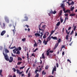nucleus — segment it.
I'll return each instance as SVG.
<instances>
[{
	"mask_svg": "<svg viewBox=\"0 0 77 77\" xmlns=\"http://www.w3.org/2000/svg\"><path fill=\"white\" fill-rule=\"evenodd\" d=\"M3 71L2 70H0V75H1V76H2V72Z\"/></svg>",
	"mask_w": 77,
	"mask_h": 77,
	"instance_id": "nucleus-29",
	"label": "nucleus"
},
{
	"mask_svg": "<svg viewBox=\"0 0 77 77\" xmlns=\"http://www.w3.org/2000/svg\"><path fill=\"white\" fill-rule=\"evenodd\" d=\"M64 15L65 17H68V14L66 13L64 14Z\"/></svg>",
	"mask_w": 77,
	"mask_h": 77,
	"instance_id": "nucleus-36",
	"label": "nucleus"
},
{
	"mask_svg": "<svg viewBox=\"0 0 77 77\" xmlns=\"http://www.w3.org/2000/svg\"><path fill=\"white\" fill-rule=\"evenodd\" d=\"M6 33V31L5 30H4L1 33V36H3Z\"/></svg>",
	"mask_w": 77,
	"mask_h": 77,
	"instance_id": "nucleus-6",
	"label": "nucleus"
},
{
	"mask_svg": "<svg viewBox=\"0 0 77 77\" xmlns=\"http://www.w3.org/2000/svg\"><path fill=\"white\" fill-rule=\"evenodd\" d=\"M12 56H13V57H16V56L14 55L12 53H11Z\"/></svg>",
	"mask_w": 77,
	"mask_h": 77,
	"instance_id": "nucleus-57",
	"label": "nucleus"
},
{
	"mask_svg": "<svg viewBox=\"0 0 77 77\" xmlns=\"http://www.w3.org/2000/svg\"><path fill=\"white\" fill-rule=\"evenodd\" d=\"M54 32H55V30L53 31H51V35H53V33H54Z\"/></svg>",
	"mask_w": 77,
	"mask_h": 77,
	"instance_id": "nucleus-41",
	"label": "nucleus"
},
{
	"mask_svg": "<svg viewBox=\"0 0 77 77\" xmlns=\"http://www.w3.org/2000/svg\"><path fill=\"white\" fill-rule=\"evenodd\" d=\"M38 32L37 31V33H36L35 34V36L37 37V36H38V37H39V36H40V34H38Z\"/></svg>",
	"mask_w": 77,
	"mask_h": 77,
	"instance_id": "nucleus-8",
	"label": "nucleus"
},
{
	"mask_svg": "<svg viewBox=\"0 0 77 77\" xmlns=\"http://www.w3.org/2000/svg\"><path fill=\"white\" fill-rule=\"evenodd\" d=\"M61 41V39L59 38V39L58 40V43H60V42Z\"/></svg>",
	"mask_w": 77,
	"mask_h": 77,
	"instance_id": "nucleus-28",
	"label": "nucleus"
},
{
	"mask_svg": "<svg viewBox=\"0 0 77 77\" xmlns=\"http://www.w3.org/2000/svg\"><path fill=\"white\" fill-rule=\"evenodd\" d=\"M50 14H53V11L51 10V11H50Z\"/></svg>",
	"mask_w": 77,
	"mask_h": 77,
	"instance_id": "nucleus-56",
	"label": "nucleus"
},
{
	"mask_svg": "<svg viewBox=\"0 0 77 77\" xmlns=\"http://www.w3.org/2000/svg\"><path fill=\"white\" fill-rule=\"evenodd\" d=\"M13 51L14 52V53H16V51H15V49L13 50Z\"/></svg>",
	"mask_w": 77,
	"mask_h": 77,
	"instance_id": "nucleus-51",
	"label": "nucleus"
},
{
	"mask_svg": "<svg viewBox=\"0 0 77 77\" xmlns=\"http://www.w3.org/2000/svg\"><path fill=\"white\" fill-rule=\"evenodd\" d=\"M51 56H52V54H50L49 55L48 57H49V58H51Z\"/></svg>",
	"mask_w": 77,
	"mask_h": 77,
	"instance_id": "nucleus-32",
	"label": "nucleus"
},
{
	"mask_svg": "<svg viewBox=\"0 0 77 77\" xmlns=\"http://www.w3.org/2000/svg\"><path fill=\"white\" fill-rule=\"evenodd\" d=\"M60 22L59 21L57 24L56 26H59L60 25Z\"/></svg>",
	"mask_w": 77,
	"mask_h": 77,
	"instance_id": "nucleus-20",
	"label": "nucleus"
},
{
	"mask_svg": "<svg viewBox=\"0 0 77 77\" xmlns=\"http://www.w3.org/2000/svg\"><path fill=\"white\" fill-rule=\"evenodd\" d=\"M63 11H64V13H65V8H63Z\"/></svg>",
	"mask_w": 77,
	"mask_h": 77,
	"instance_id": "nucleus-52",
	"label": "nucleus"
},
{
	"mask_svg": "<svg viewBox=\"0 0 77 77\" xmlns=\"http://www.w3.org/2000/svg\"><path fill=\"white\" fill-rule=\"evenodd\" d=\"M25 67V66H23V67H20V69H23V68H24Z\"/></svg>",
	"mask_w": 77,
	"mask_h": 77,
	"instance_id": "nucleus-35",
	"label": "nucleus"
},
{
	"mask_svg": "<svg viewBox=\"0 0 77 77\" xmlns=\"http://www.w3.org/2000/svg\"><path fill=\"white\" fill-rule=\"evenodd\" d=\"M44 72V70L43 71V72H42V74L43 75H45V74H46V72Z\"/></svg>",
	"mask_w": 77,
	"mask_h": 77,
	"instance_id": "nucleus-27",
	"label": "nucleus"
},
{
	"mask_svg": "<svg viewBox=\"0 0 77 77\" xmlns=\"http://www.w3.org/2000/svg\"><path fill=\"white\" fill-rule=\"evenodd\" d=\"M45 34L46 35H47V36H48V35H49V32H47L45 33Z\"/></svg>",
	"mask_w": 77,
	"mask_h": 77,
	"instance_id": "nucleus-22",
	"label": "nucleus"
},
{
	"mask_svg": "<svg viewBox=\"0 0 77 77\" xmlns=\"http://www.w3.org/2000/svg\"><path fill=\"white\" fill-rule=\"evenodd\" d=\"M22 41H23V42H25V41H26V38H24L23 39H22Z\"/></svg>",
	"mask_w": 77,
	"mask_h": 77,
	"instance_id": "nucleus-46",
	"label": "nucleus"
},
{
	"mask_svg": "<svg viewBox=\"0 0 77 77\" xmlns=\"http://www.w3.org/2000/svg\"><path fill=\"white\" fill-rule=\"evenodd\" d=\"M75 14L74 13H72L69 15V16L70 17H73V16H75Z\"/></svg>",
	"mask_w": 77,
	"mask_h": 77,
	"instance_id": "nucleus-13",
	"label": "nucleus"
},
{
	"mask_svg": "<svg viewBox=\"0 0 77 77\" xmlns=\"http://www.w3.org/2000/svg\"><path fill=\"white\" fill-rule=\"evenodd\" d=\"M27 58L28 60H29V54L28 53V52H27Z\"/></svg>",
	"mask_w": 77,
	"mask_h": 77,
	"instance_id": "nucleus-44",
	"label": "nucleus"
},
{
	"mask_svg": "<svg viewBox=\"0 0 77 77\" xmlns=\"http://www.w3.org/2000/svg\"><path fill=\"white\" fill-rule=\"evenodd\" d=\"M54 51H49V52L50 53H53Z\"/></svg>",
	"mask_w": 77,
	"mask_h": 77,
	"instance_id": "nucleus-60",
	"label": "nucleus"
},
{
	"mask_svg": "<svg viewBox=\"0 0 77 77\" xmlns=\"http://www.w3.org/2000/svg\"><path fill=\"white\" fill-rule=\"evenodd\" d=\"M41 23H40V24L38 26V29H40L41 28Z\"/></svg>",
	"mask_w": 77,
	"mask_h": 77,
	"instance_id": "nucleus-53",
	"label": "nucleus"
},
{
	"mask_svg": "<svg viewBox=\"0 0 77 77\" xmlns=\"http://www.w3.org/2000/svg\"><path fill=\"white\" fill-rule=\"evenodd\" d=\"M5 53L6 54L7 53H9V51L7 49H5Z\"/></svg>",
	"mask_w": 77,
	"mask_h": 77,
	"instance_id": "nucleus-9",
	"label": "nucleus"
},
{
	"mask_svg": "<svg viewBox=\"0 0 77 77\" xmlns=\"http://www.w3.org/2000/svg\"><path fill=\"white\" fill-rule=\"evenodd\" d=\"M47 38V35L45 34H44L43 36V39H45Z\"/></svg>",
	"mask_w": 77,
	"mask_h": 77,
	"instance_id": "nucleus-21",
	"label": "nucleus"
},
{
	"mask_svg": "<svg viewBox=\"0 0 77 77\" xmlns=\"http://www.w3.org/2000/svg\"><path fill=\"white\" fill-rule=\"evenodd\" d=\"M38 72V69H36L35 71V74H37V72Z\"/></svg>",
	"mask_w": 77,
	"mask_h": 77,
	"instance_id": "nucleus-39",
	"label": "nucleus"
},
{
	"mask_svg": "<svg viewBox=\"0 0 77 77\" xmlns=\"http://www.w3.org/2000/svg\"><path fill=\"white\" fill-rule=\"evenodd\" d=\"M62 10H60V13H59V15L60 16L61 15H62Z\"/></svg>",
	"mask_w": 77,
	"mask_h": 77,
	"instance_id": "nucleus-24",
	"label": "nucleus"
},
{
	"mask_svg": "<svg viewBox=\"0 0 77 77\" xmlns=\"http://www.w3.org/2000/svg\"><path fill=\"white\" fill-rule=\"evenodd\" d=\"M47 55L48 56L50 54V52H47Z\"/></svg>",
	"mask_w": 77,
	"mask_h": 77,
	"instance_id": "nucleus-43",
	"label": "nucleus"
},
{
	"mask_svg": "<svg viewBox=\"0 0 77 77\" xmlns=\"http://www.w3.org/2000/svg\"><path fill=\"white\" fill-rule=\"evenodd\" d=\"M16 71H17V74H19V73H20V71L18 69H17L16 70Z\"/></svg>",
	"mask_w": 77,
	"mask_h": 77,
	"instance_id": "nucleus-25",
	"label": "nucleus"
},
{
	"mask_svg": "<svg viewBox=\"0 0 77 77\" xmlns=\"http://www.w3.org/2000/svg\"><path fill=\"white\" fill-rule=\"evenodd\" d=\"M39 33H40V34H41V35H40V36L41 38H42V37L43 35H44V34H43V33L42 32H41L40 31H39Z\"/></svg>",
	"mask_w": 77,
	"mask_h": 77,
	"instance_id": "nucleus-15",
	"label": "nucleus"
},
{
	"mask_svg": "<svg viewBox=\"0 0 77 77\" xmlns=\"http://www.w3.org/2000/svg\"><path fill=\"white\" fill-rule=\"evenodd\" d=\"M53 14H56V11H54V12H53Z\"/></svg>",
	"mask_w": 77,
	"mask_h": 77,
	"instance_id": "nucleus-55",
	"label": "nucleus"
},
{
	"mask_svg": "<svg viewBox=\"0 0 77 77\" xmlns=\"http://www.w3.org/2000/svg\"><path fill=\"white\" fill-rule=\"evenodd\" d=\"M18 48L19 50H21V47H19Z\"/></svg>",
	"mask_w": 77,
	"mask_h": 77,
	"instance_id": "nucleus-63",
	"label": "nucleus"
},
{
	"mask_svg": "<svg viewBox=\"0 0 77 77\" xmlns=\"http://www.w3.org/2000/svg\"><path fill=\"white\" fill-rule=\"evenodd\" d=\"M56 67H57V68H58V67H59V63H56Z\"/></svg>",
	"mask_w": 77,
	"mask_h": 77,
	"instance_id": "nucleus-49",
	"label": "nucleus"
},
{
	"mask_svg": "<svg viewBox=\"0 0 77 77\" xmlns=\"http://www.w3.org/2000/svg\"><path fill=\"white\" fill-rule=\"evenodd\" d=\"M37 47V45H36V43L35 42V44L34 45V47Z\"/></svg>",
	"mask_w": 77,
	"mask_h": 77,
	"instance_id": "nucleus-50",
	"label": "nucleus"
},
{
	"mask_svg": "<svg viewBox=\"0 0 77 77\" xmlns=\"http://www.w3.org/2000/svg\"><path fill=\"white\" fill-rule=\"evenodd\" d=\"M14 29L13 30V32L14 34H15V31H14V30H15V26H14Z\"/></svg>",
	"mask_w": 77,
	"mask_h": 77,
	"instance_id": "nucleus-30",
	"label": "nucleus"
},
{
	"mask_svg": "<svg viewBox=\"0 0 77 77\" xmlns=\"http://www.w3.org/2000/svg\"><path fill=\"white\" fill-rule=\"evenodd\" d=\"M75 29H76V26H74V30H75Z\"/></svg>",
	"mask_w": 77,
	"mask_h": 77,
	"instance_id": "nucleus-59",
	"label": "nucleus"
},
{
	"mask_svg": "<svg viewBox=\"0 0 77 77\" xmlns=\"http://www.w3.org/2000/svg\"><path fill=\"white\" fill-rule=\"evenodd\" d=\"M40 59H45V57L44 54H42V57H40Z\"/></svg>",
	"mask_w": 77,
	"mask_h": 77,
	"instance_id": "nucleus-16",
	"label": "nucleus"
},
{
	"mask_svg": "<svg viewBox=\"0 0 77 77\" xmlns=\"http://www.w3.org/2000/svg\"><path fill=\"white\" fill-rule=\"evenodd\" d=\"M5 26H6V23H3L1 25V27L2 29H5Z\"/></svg>",
	"mask_w": 77,
	"mask_h": 77,
	"instance_id": "nucleus-3",
	"label": "nucleus"
},
{
	"mask_svg": "<svg viewBox=\"0 0 77 77\" xmlns=\"http://www.w3.org/2000/svg\"><path fill=\"white\" fill-rule=\"evenodd\" d=\"M28 77H30V76H31V74H30V71H29V72L28 73Z\"/></svg>",
	"mask_w": 77,
	"mask_h": 77,
	"instance_id": "nucleus-14",
	"label": "nucleus"
},
{
	"mask_svg": "<svg viewBox=\"0 0 77 77\" xmlns=\"http://www.w3.org/2000/svg\"><path fill=\"white\" fill-rule=\"evenodd\" d=\"M17 59L18 60H20V61H21V60H22V58L20 57H18Z\"/></svg>",
	"mask_w": 77,
	"mask_h": 77,
	"instance_id": "nucleus-17",
	"label": "nucleus"
},
{
	"mask_svg": "<svg viewBox=\"0 0 77 77\" xmlns=\"http://www.w3.org/2000/svg\"><path fill=\"white\" fill-rule=\"evenodd\" d=\"M45 27H46V25H44L42 26V28L44 29H45Z\"/></svg>",
	"mask_w": 77,
	"mask_h": 77,
	"instance_id": "nucleus-26",
	"label": "nucleus"
},
{
	"mask_svg": "<svg viewBox=\"0 0 77 77\" xmlns=\"http://www.w3.org/2000/svg\"><path fill=\"white\" fill-rule=\"evenodd\" d=\"M23 72H24L23 71L20 72H19V74L20 75H21V74H22V73H23Z\"/></svg>",
	"mask_w": 77,
	"mask_h": 77,
	"instance_id": "nucleus-54",
	"label": "nucleus"
},
{
	"mask_svg": "<svg viewBox=\"0 0 77 77\" xmlns=\"http://www.w3.org/2000/svg\"><path fill=\"white\" fill-rule=\"evenodd\" d=\"M5 19L6 23H9V20L8 19V17L5 16Z\"/></svg>",
	"mask_w": 77,
	"mask_h": 77,
	"instance_id": "nucleus-2",
	"label": "nucleus"
},
{
	"mask_svg": "<svg viewBox=\"0 0 77 77\" xmlns=\"http://www.w3.org/2000/svg\"><path fill=\"white\" fill-rule=\"evenodd\" d=\"M16 54H18V55H20V51H17V52H16Z\"/></svg>",
	"mask_w": 77,
	"mask_h": 77,
	"instance_id": "nucleus-23",
	"label": "nucleus"
},
{
	"mask_svg": "<svg viewBox=\"0 0 77 77\" xmlns=\"http://www.w3.org/2000/svg\"><path fill=\"white\" fill-rule=\"evenodd\" d=\"M31 56H33L34 57H35V55H34V54L33 53L31 55Z\"/></svg>",
	"mask_w": 77,
	"mask_h": 77,
	"instance_id": "nucleus-61",
	"label": "nucleus"
},
{
	"mask_svg": "<svg viewBox=\"0 0 77 77\" xmlns=\"http://www.w3.org/2000/svg\"><path fill=\"white\" fill-rule=\"evenodd\" d=\"M43 43H45V45H47V42L45 40H44L43 42Z\"/></svg>",
	"mask_w": 77,
	"mask_h": 77,
	"instance_id": "nucleus-18",
	"label": "nucleus"
},
{
	"mask_svg": "<svg viewBox=\"0 0 77 77\" xmlns=\"http://www.w3.org/2000/svg\"><path fill=\"white\" fill-rule=\"evenodd\" d=\"M38 50V48H37L33 51V52H35L36 51V50Z\"/></svg>",
	"mask_w": 77,
	"mask_h": 77,
	"instance_id": "nucleus-48",
	"label": "nucleus"
},
{
	"mask_svg": "<svg viewBox=\"0 0 77 77\" xmlns=\"http://www.w3.org/2000/svg\"><path fill=\"white\" fill-rule=\"evenodd\" d=\"M35 77H39V73H37L35 76Z\"/></svg>",
	"mask_w": 77,
	"mask_h": 77,
	"instance_id": "nucleus-34",
	"label": "nucleus"
},
{
	"mask_svg": "<svg viewBox=\"0 0 77 77\" xmlns=\"http://www.w3.org/2000/svg\"><path fill=\"white\" fill-rule=\"evenodd\" d=\"M64 13H69V14H71L70 10L69 9L66 10L65 11H64Z\"/></svg>",
	"mask_w": 77,
	"mask_h": 77,
	"instance_id": "nucleus-7",
	"label": "nucleus"
},
{
	"mask_svg": "<svg viewBox=\"0 0 77 77\" xmlns=\"http://www.w3.org/2000/svg\"><path fill=\"white\" fill-rule=\"evenodd\" d=\"M56 71V66H54V68H53V69L52 70V74H54V71Z\"/></svg>",
	"mask_w": 77,
	"mask_h": 77,
	"instance_id": "nucleus-4",
	"label": "nucleus"
},
{
	"mask_svg": "<svg viewBox=\"0 0 77 77\" xmlns=\"http://www.w3.org/2000/svg\"><path fill=\"white\" fill-rule=\"evenodd\" d=\"M60 20L61 23H63V18L62 17H60Z\"/></svg>",
	"mask_w": 77,
	"mask_h": 77,
	"instance_id": "nucleus-19",
	"label": "nucleus"
},
{
	"mask_svg": "<svg viewBox=\"0 0 77 77\" xmlns=\"http://www.w3.org/2000/svg\"><path fill=\"white\" fill-rule=\"evenodd\" d=\"M51 38H52L53 39H54V40H57V38L56 37H53V36H51Z\"/></svg>",
	"mask_w": 77,
	"mask_h": 77,
	"instance_id": "nucleus-12",
	"label": "nucleus"
},
{
	"mask_svg": "<svg viewBox=\"0 0 77 77\" xmlns=\"http://www.w3.org/2000/svg\"><path fill=\"white\" fill-rule=\"evenodd\" d=\"M38 42H40L41 44V40L40 39H39L38 40Z\"/></svg>",
	"mask_w": 77,
	"mask_h": 77,
	"instance_id": "nucleus-64",
	"label": "nucleus"
},
{
	"mask_svg": "<svg viewBox=\"0 0 77 77\" xmlns=\"http://www.w3.org/2000/svg\"><path fill=\"white\" fill-rule=\"evenodd\" d=\"M61 8H65V4H62L60 6Z\"/></svg>",
	"mask_w": 77,
	"mask_h": 77,
	"instance_id": "nucleus-11",
	"label": "nucleus"
},
{
	"mask_svg": "<svg viewBox=\"0 0 77 77\" xmlns=\"http://www.w3.org/2000/svg\"><path fill=\"white\" fill-rule=\"evenodd\" d=\"M73 32H74V30H72V31L70 33V35H72V34L73 33Z\"/></svg>",
	"mask_w": 77,
	"mask_h": 77,
	"instance_id": "nucleus-62",
	"label": "nucleus"
},
{
	"mask_svg": "<svg viewBox=\"0 0 77 77\" xmlns=\"http://www.w3.org/2000/svg\"><path fill=\"white\" fill-rule=\"evenodd\" d=\"M58 45H59V43H57L55 46L54 48V50L56 49V48H57V47H58Z\"/></svg>",
	"mask_w": 77,
	"mask_h": 77,
	"instance_id": "nucleus-10",
	"label": "nucleus"
},
{
	"mask_svg": "<svg viewBox=\"0 0 77 77\" xmlns=\"http://www.w3.org/2000/svg\"><path fill=\"white\" fill-rule=\"evenodd\" d=\"M22 62H18L17 63V65H19Z\"/></svg>",
	"mask_w": 77,
	"mask_h": 77,
	"instance_id": "nucleus-42",
	"label": "nucleus"
},
{
	"mask_svg": "<svg viewBox=\"0 0 77 77\" xmlns=\"http://www.w3.org/2000/svg\"><path fill=\"white\" fill-rule=\"evenodd\" d=\"M3 54L6 60L7 61H9L10 63L11 62H13V57H10V59L9 58V57L8 55V54H5V53L3 52Z\"/></svg>",
	"mask_w": 77,
	"mask_h": 77,
	"instance_id": "nucleus-1",
	"label": "nucleus"
},
{
	"mask_svg": "<svg viewBox=\"0 0 77 77\" xmlns=\"http://www.w3.org/2000/svg\"><path fill=\"white\" fill-rule=\"evenodd\" d=\"M68 36L69 35H67L66 36V39L67 40H68Z\"/></svg>",
	"mask_w": 77,
	"mask_h": 77,
	"instance_id": "nucleus-31",
	"label": "nucleus"
},
{
	"mask_svg": "<svg viewBox=\"0 0 77 77\" xmlns=\"http://www.w3.org/2000/svg\"><path fill=\"white\" fill-rule=\"evenodd\" d=\"M74 4V2L73 1H72L71 3V4L72 5H73Z\"/></svg>",
	"mask_w": 77,
	"mask_h": 77,
	"instance_id": "nucleus-45",
	"label": "nucleus"
},
{
	"mask_svg": "<svg viewBox=\"0 0 77 77\" xmlns=\"http://www.w3.org/2000/svg\"><path fill=\"white\" fill-rule=\"evenodd\" d=\"M74 9V7H72V8H71V10L72 11H73V10Z\"/></svg>",
	"mask_w": 77,
	"mask_h": 77,
	"instance_id": "nucleus-40",
	"label": "nucleus"
},
{
	"mask_svg": "<svg viewBox=\"0 0 77 77\" xmlns=\"http://www.w3.org/2000/svg\"><path fill=\"white\" fill-rule=\"evenodd\" d=\"M47 40H49V41H50V40H51V38L49 37H48L47 39Z\"/></svg>",
	"mask_w": 77,
	"mask_h": 77,
	"instance_id": "nucleus-33",
	"label": "nucleus"
},
{
	"mask_svg": "<svg viewBox=\"0 0 77 77\" xmlns=\"http://www.w3.org/2000/svg\"><path fill=\"white\" fill-rule=\"evenodd\" d=\"M16 48V47H15V46L11 47L10 49H13V48Z\"/></svg>",
	"mask_w": 77,
	"mask_h": 77,
	"instance_id": "nucleus-47",
	"label": "nucleus"
},
{
	"mask_svg": "<svg viewBox=\"0 0 77 77\" xmlns=\"http://www.w3.org/2000/svg\"><path fill=\"white\" fill-rule=\"evenodd\" d=\"M13 70H14V72H16V71H17V70H16L14 68H13Z\"/></svg>",
	"mask_w": 77,
	"mask_h": 77,
	"instance_id": "nucleus-38",
	"label": "nucleus"
},
{
	"mask_svg": "<svg viewBox=\"0 0 77 77\" xmlns=\"http://www.w3.org/2000/svg\"><path fill=\"white\" fill-rule=\"evenodd\" d=\"M24 18L25 19L23 20V21H28L29 18H28V17H27V16H25L24 17Z\"/></svg>",
	"mask_w": 77,
	"mask_h": 77,
	"instance_id": "nucleus-5",
	"label": "nucleus"
},
{
	"mask_svg": "<svg viewBox=\"0 0 77 77\" xmlns=\"http://www.w3.org/2000/svg\"><path fill=\"white\" fill-rule=\"evenodd\" d=\"M16 51H18V48L15 49Z\"/></svg>",
	"mask_w": 77,
	"mask_h": 77,
	"instance_id": "nucleus-58",
	"label": "nucleus"
},
{
	"mask_svg": "<svg viewBox=\"0 0 77 77\" xmlns=\"http://www.w3.org/2000/svg\"><path fill=\"white\" fill-rule=\"evenodd\" d=\"M39 30H41V31H42V32H44V29L40 28V29H39Z\"/></svg>",
	"mask_w": 77,
	"mask_h": 77,
	"instance_id": "nucleus-37",
	"label": "nucleus"
}]
</instances>
